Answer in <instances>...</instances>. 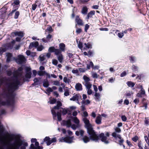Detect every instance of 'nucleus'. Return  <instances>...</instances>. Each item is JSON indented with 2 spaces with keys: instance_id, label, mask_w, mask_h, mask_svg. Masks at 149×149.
I'll return each instance as SVG.
<instances>
[{
  "instance_id": "obj_1",
  "label": "nucleus",
  "mask_w": 149,
  "mask_h": 149,
  "mask_svg": "<svg viewBox=\"0 0 149 149\" xmlns=\"http://www.w3.org/2000/svg\"><path fill=\"white\" fill-rule=\"evenodd\" d=\"M23 69L22 67H20L17 70L15 71L12 79L8 80L6 85L5 91L12 95L14 94V97L15 95L14 91L18 89L19 86L22 84V82L29 81L31 77V72L30 68H26V74L24 77L23 76L22 72Z\"/></svg>"
},
{
  "instance_id": "obj_2",
  "label": "nucleus",
  "mask_w": 149,
  "mask_h": 149,
  "mask_svg": "<svg viewBox=\"0 0 149 149\" xmlns=\"http://www.w3.org/2000/svg\"><path fill=\"white\" fill-rule=\"evenodd\" d=\"M88 115V113L86 112H84L82 120L85 124V127L87 129V133L90 135L92 139L91 140H98L99 138L101 139V140H107V137L109 136V133L107 132L105 133V134L102 133L97 136L93 130L89 120L86 117Z\"/></svg>"
},
{
  "instance_id": "obj_3",
  "label": "nucleus",
  "mask_w": 149,
  "mask_h": 149,
  "mask_svg": "<svg viewBox=\"0 0 149 149\" xmlns=\"http://www.w3.org/2000/svg\"><path fill=\"white\" fill-rule=\"evenodd\" d=\"M70 109H69L60 108L59 111H58L56 113V111L54 109L51 110L52 113L53 114V118L54 119H55L57 116V118L58 121H60L61 120V113L62 114L65 115L68 112H69Z\"/></svg>"
},
{
  "instance_id": "obj_4",
  "label": "nucleus",
  "mask_w": 149,
  "mask_h": 149,
  "mask_svg": "<svg viewBox=\"0 0 149 149\" xmlns=\"http://www.w3.org/2000/svg\"><path fill=\"white\" fill-rule=\"evenodd\" d=\"M15 143L11 148V149H19L20 146H22L21 149H25V147L27 146V144L26 143H24L23 146L22 140H15Z\"/></svg>"
},
{
  "instance_id": "obj_5",
  "label": "nucleus",
  "mask_w": 149,
  "mask_h": 149,
  "mask_svg": "<svg viewBox=\"0 0 149 149\" xmlns=\"http://www.w3.org/2000/svg\"><path fill=\"white\" fill-rule=\"evenodd\" d=\"M72 119L76 125L74 124L72 125L71 126V128L73 130H75L77 128H79L81 126V125L79 123L80 121L79 120L77 117H75L73 118Z\"/></svg>"
},
{
  "instance_id": "obj_6",
  "label": "nucleus",
  "mask_w": 149,
  "mask_h": 149,
  "mask_svg": "<svg viewBox=\"0 0 149 149\" xmlns=\"http://www.w3.org/2000/svg\"><path fill=\"white\" fill-rule=\"evenodd\" d=\"M15 60L18 64H22L25 63L26 59L24 56L19 55L18 56L17 58L15 59Z\"/></svg>"
},
{
  "instance_id": "obj_7",
  "label": "nucleus",
  "mask_w": 149,
  "mask_h": 149,
  "mask_svg": "<svg viewBox=\"0 0 149 149\" xmlns=\"http://www.w3.org/2000/svg\"><path fill=\"white\" fill-rule=\"evenodd\" d=\"M45 68L43 66H41L39 68V70L38 71V75L40 76H44L46 74V72L45 71Z\"/></svg>"
},
{
  "instance_id": "obj_8",
  "label": "nucleus",
  "mask_w": 149,
  "mask_h": 149,
  "mask_svg": "<svg viewBox=\"0 0 149 149\" xmlns=\"http://www.w3.org/2000/svg\"><path fill=\"white\" fill-rule=\"evenodd\" d=\"M83 78L85 81V83H84V84L85 86L92 84L89 82L90 80L88 77L85 75H84L83 76Z\"/></svg>"
},
{
  "instance_id": "obj_9",
  "label": "nucleus",
  "mask_w": 149,
  "mask_h": 149,
  "mask_svg": "<svg viewBox=\"0 0 149 149\" xmlns=\"http://www.w3.org/2000/svg\"><path fill=\"white\" fill-rule=\"evenodd\" d=\"M75 22L78 25L82 26L83 25L82 20L81 19L79 16H76L75 18Z\"/></svg>"
},
{
  "instance_id": "obj_10",
  "label": "nucleus",
  "mask_w": 149,
  "mask_h": 149,
  "mask_svg": "<svg viewBox=\"0 0 149 149\" xmlns=\"http://www.w3.org/2000/svg\"><path fill=\"white\" fill-rule=\"evenodd\" d=\"M81 98V96L79 94H77L74 95L72 97L70 98V100L73 101L76 100L78 102V100Z\"/></svg>"
},
{
  "instance_id": "obj_11",
  "label": "nucleus",
  "mask_w": 149,
  "mask_h": 149,
  "mask_svg": "<svg viewBox=\"0 0 149 149\" xmlns=\"http://www.w3.org/2000/svg\"><path fill=\"white\" fill-rule=\"evenodd\" d=\"M92 86V84L85 86L86 89L87 90V93L88 95H91L92 93V91L91 89Z\"/></svg>"
},
{
  "instance_id": "obj_12",
  "label": "nucleus",
  "mask_w": 149,
  "mask_h": 149,
  "mask_svg": "<svg viewBox=\"0 0 149 149\" xmlns=\"http://www.w3.org/2000/svg\"><path fill=\"white\" fill-rule=\"evenodd\" d=\"M84 132L83 130H80L79 131H77L75 132V134L78 136L80 135L81 136L83 137Z\"/></svg>"
},
{
  "instance_id": "obj_13",
  "label": "nucleus",
  "mask_w": 149,
  "mask_h": 149,
  "mask_svg": "<svg viewBox=\"0 0 149 149\" xmlns=\"http://www.w3.org/2000/svg\"><path fill=\"white\" fill-rule=\"evenodd\" d=\"M33 47L37 49V42H32L30 44L29 47V49H30Z\"/></svg>"
},
{
  "instance_id": "obj_14",
  "label": "nucleus",
  "mask_w": 149,
  "mask_h": 149,
  "mask_svg": "<svg viewBox=\"0 0 149 149\" xmlns=\"http://www.w3.org/2000/svg\"><path fill=\"white\" fill-rule=\"evenodd\" d=\"M141 92L139 93H138L137 94V96L138 97H141L143 96V95H145V92L144 90L142 88V86H141Z\"/></svg>"
},
{
  "instance_id": "obj_15",
  "label": "nucleus",
  "mask_w": 149,
  "mask_h": 149,
  "mask_svg": "<svg viewBox=\"0 0 149 149\" xmlns=\"http://www.w3.org/2000/svg\"><path fill=\"white\" fill-rule=\"evenodd\" d=\"M57 105L55 106L53 108V109L54 110L56 109H60V107L62 106V103L60 101H57Z\"/></svg>"
},
{
  "instance_id": "obj_16",
  "label": "nucleus",
  "mask_w": 149,
  "mask_h": 149,
  "mask_svg": "<svg viewBox=\"0 0 149 149\" xmlns=\"http://www.w3.org/2000/svg\"><path fill=\"white\" fill-rule=\"evenodd\" d=\"M112 135L115 139H119L121 140V136L120 134H117L116 132H113L112 133Z\"/></svg>"
},
{
  "instance_id": "obj_17",
  "label": "nucleus",
  "mask_w": 149,
  "mask_h": 149,
  "mask_svg": "<svg viewBox=\"0 0 149 149\" xmlns=\"http://www.w3.org/2000/svg\"><path fill=\"white\" fill-rule=\"evenodd\" d=\"M94 96V98L96 101H99L100 100V93L95 92Z\"/></svg>"
},
{
  "instance_id": "obj_18",
  "label": "nucleus",
  "mask_w": 149,
  "mask_h": 149,
  "mask_svg": "<svg viewBox=\"0 0 149 149\" xmlns=\"http://www.w3.org/2000/svg\"><path fill=\"white\" fill-rule=\"evenodd\" d=\"M75 89L77 91H80L82 90V86L81 84L77 83L75 86Z\"/></svg>"
},
{
  "instance_id": "obj_19",
  "label": "nucleus",
  "mask_w": 149,
  "mask_h": 149,
  "mask_svg": "<svg viewBox=\"0 0 149 149\" xmlns=\"http://www.w3.org/2000/svg\"><path fill=\"white\" fill-rule=\"evenodd\" d=\"M57 58L60 63H62L63 62L64 58L62 54H60L57 56Z\"/></svg>"
},
{
  "instance_id": "obj_20",
  "label": "nucleus",
  "mask_w": 149,
  "mask_h": 149,
  "mask_svg": "<svg viewBox=\"0 0 149 149\" xmlns=\"http://www.w3.org/2000/svg\"><path fill=\"white\" fill-rule=\"evenodd\" d=\"M15 36H18L22 38L24 36L23 33L22 31L15 32L13 33Z\"/></svg>"
},
{
  "instance_id": "obj_21",
  "label": "nucleus",
  "mask_w": 149,
  "mask_h": 149,
  "mask_svg": "<svg viewBox=\"0 0 149 149\" xmlns=\"http://www.w3.org/2000/svg\"><path fill=\"white\" fill-rule=\"evenodd\" d=\"M95 122L97 124H100L101 123V117L100 115L97 117Z\"/></svg>"
},
{
  "instance_id": "obj_22",
  "label": "nucleus",
  "mask_w": 149,
  "mask_h": 149,
  "mask_svg": "<svg viewBox=\"0 0 149 149\" xmlns=\"http://www.w3.org/2000/svg\"><path fill=\"white\" fill-rule=\"evenodd\" d=\"M95 11L94 10H92L88 13L86 19H89V18L92 17V16L95 14Z\"/></svg>"
},
{
  "instance_id": "obj_23",
  "label": "nucleus",
  "mask_w": 149,
  "mask_h": 149,
  "mask_svg": "<svg viewBox=\"0 0 149 149\" xmlns=\"http://www.w3.org/2000/svg\"><path fill=\"white\" fill-rule=\"evenodd\" d=\"M65 45L63 43H61L59 44L60 50L61 51H64L65 50Z\"/></svg>"
},
{
  "instance_id": "obj_24",
  "label": "nucleus",
  "mask_w": 149,
  "mask_h": 149,
  "mask_svg": "<svg viewBox=\"0 0 149 149\" xmlns=\"http://www.w3.org/2000/svg\"><path fill=\"white\" fill-rule=\"evenodd\" d=\"M63 123L67 127H69L70 126L71 127L72 125H71V121L69 120L67 121H64L63 122Z\"/></svg>"
},
{
  "instance_id": "obj_25",
  "label": "nucleus",
  "mask_w": 149,
  "mask_h": 149,
  "mask_svg": "<svg viewBox=\"0 0 149 149\" xmlns=\"http://www.w3.org/2000/svg\"><path fill=\"white\" fill-rule=\"evenodd\" d=\"M127 85L130 87H133L135 85L134 83L133 82L131 81H128L126 83Z\"/></svg>"
},
{
  "instance_id": "obj_26",
  "label": "nucleus",
  "mask_w": 149,
  "mask_h": 149,
  "mask_svg": "<svg viewBox=\"0 0 149 149\" xmlns=\"http://www.w3.org/2000/svg\"><path fill=\"white\" fill-rule=\"evenodd\" d=\"M7 59L6 61L7 62H9L10 61L11 58L12 56V54L11 53H8L7 54Z\"/></svg>"
},
{
  "instance_id": "obj_27",
  "label": "nucleus",
  "mask_w": 149,
  "mask_h": 149,
  "mask_svg": "<svg viewBox=\"0 0 149 149\" xmlns=\"http://www.w3.org/2000/svg\"><path fill=\"white\" fill-rule=\"evenodd\" d=\"M88 12V8L86 6L84 7L81 11V13L84 15L87 14Z\"/></svg>"
},
{
  "instance_id": "obj_28",
  "label": "nucleus",
  "mask_w": 149,
  "mask_h": 149,
  "mask_svg": "<svg viewBox=\"0 0 149 149\" xmlns=\"http://www.w3.org/2000/svg\"><path fill=\"white\" fill-rule=\"evenodd\" d=\"M56 140H44V142H45L47 145L49 146L52 143L56 142Z\"/></svg>"
},
{
  "instance_id": "obj_29",
  "label": "nucleus",
  "mask_w": 149,
  "mask_h": 149,
  "mask_svg": "<svg viewBox=\"0 0 149 149\" xmlns=\"http://www.w3.org/2000/svg\"><path fill=\"white\" fill-rule=\"evenodd\" d=\"M86 65L87 69H89L91 68H92L93 67V66L94 64L91 61L89 62V64H87Z\"/></svg>"
},
{
  "instance_id": "obj_30",
  "label": "nucleus",
  "mask_w": 149,
  "mask_h": 149,
  "mask_svg": "<svg viewBox=\"0 0 149 149\" xmlns=\"http://www.w3.org/2000/svg\"><path fill=\"white\" fill-rule=\"evenodd\" d=\"M49 85L48 81L47 80H44L43 81V86L45 87H47Z\"/></svg>"
},
{
  "instance_id": "obj_31",
  "label": "nucleus",
  "mask_w": 149,
  "mask_h": 149,
  "mask_svg": "<svg viewBox=\"0 0 149 149\" xmlns=\"http://www.w3.org/2000/svg\"><path fill=\"white\" fill-rule=\"evenodd\" d=\"M70 95L69 90L67 87L66 88V89H65V92L64 93V95L66 96L69 95Z\"/></svg>"
},
{
  "instance_id": "obj_32",
  "label": "nucleus",
  "mask_w": 149,
  "mask_h": 149,
  "mask_svg": "<svg viewBox=\"0 0 149 149\" xmlns=\"http://www.w3.org/2000/svg\"><path fill=\"white\" fill-rule=\"evenodd\" d=\"M46 56L44 54H41L39 56L40 61L41 62L44 61L45 59Z\"/></svg>"
},
{
  "instance_id": "obj_33",
  "label": "nucleus",
  "mask_w": 149,
  "mask_h": 149,
  "mask_svg": "<svg viewBox=\"0 0 149 149\" xmlns=\"http://www.w3.org/2000/svg\"><path fill=\"white\" fill-rule=\"evenodd\" d=\"M84 45H85V46L84 47V49L92 48V45L89 43H88L87 44L85 43Z\"/></svg>"
},
{
  "instance_id": "obj_34",
  "label": "nucleus",
  "mask_w": 149,
  "mask_h": 149,
  "mask_svg": "<svg viewBox=\"0 0 149 149\" xmlns=\"http://www.w3.org/2000/svg\"><path fill=\"white\" fill-rule=\"evenodd\" d=\"M55 54L57 55V56L59 55L60 54H61V52L59 49H55V50L54 51Z\"/></svg>"
},
{
  "instance_id": "obj_35",
  "label": "nucleus",
  "mask_w": 149,
  "mask_h": 149,
  "mask_svg": "<svg viewBox=\"0 0 149 149\" xmlns=\"http://www.w3.org/2000/svg\"><path fill=\"white\" fill-rule=\"evenodd\" d=\"M90 101L88 100H83L81 102V104L86 105L90 104Z\"/></svg>"
},
{
  "instance_id": "obj_36",
  "label": "nucleus",
  "mask_w": 149,
  "mask_h": 149,
  "mask_svg": "<svg viewBox=\"0 0 149 149\" xmlns=\"http://www.w3.org/2000/svg\"><path fill=\"white\" fill-rule=\"evenodd\" d=\"M44 47L42 45H38V51H41L44 49Z\"/></svg>"
},
{
  "instance_id": "obj_37",
  "label": "nucleus",
  "mask_w": 149,
  "mask_h": 149,
  "mask_svg": "<svg viewBox=\"0 0 149 149\" xmlns=\"http://www.w3.org/2000/svg\"><path fill=\"white\" fill-rule=\"evenodd\" d=\"M59 141L61 142H64L68 143H71L73 142V140H59Z\"/></svg>"
},
{
  "instance_id": "obj_38",
  "label": "nucleus",
  "mask_w": 149,
  "mask_h": 149,
  "mask_svg": "<svg viewBox=\"0 0 149 149\" xmlns=\"http://www.w3.org/2000/svg\"><path fill=\"white\" fill-rule=\"evenodd\" d=\"M55 48L54 47H50L48 49V51L50 52H54V51L55 50Z\"/></svg>"
},
{
  "instance_id": "obj_39",
  "label": "nucleus",
  "mask_w": 149,
  "mask_h": 149,
  "mask_svg": "<svg viewBox=\"0 0 149 149\" xmlns=\"http://www.w3.org/2000/svg\"><path fill=\"white\" fill-rule=\"evenodd\" d=\"M56 101V99L54 98H53L52 99H51L50 100V104H53L55 103Z\"/></svg>"
},
{
  "instance_id": "obj_40",
  "label": "nucleus",
  "mask_w": 149,
  "mask_h": 149,
  "mask_svg": "<svg viewBox=\"0 0 149 149\" xmlns=\"http://www.w3.org/2000/svg\"><path fill=\"white\" fill-rule=\"evenodd\" d=\"M68 109H70V111H69V114H70L72 113L71 110L75 109H76V107L75 106H71L70 107V108Z\"/></svg>"
},
{
  "instance_id": "obj_41",
  "label": "nucleus",
  "mask_w": 149,
  "mask_h": 149,
  "mask_svg": "<svg viewBox=\"0 0 149 149\" xmlns=\"http://www.w3.org/2000/svg\"><path fill=\"white\" fill-rule=\"evenodd\" d=\"M130 59L131 62L133 63L134 62L135 57L134 56H131L130 57Z\"/></svg>"
},
{
  "instance_id": "obj_42",
  "label": "nucleus",
  "mask_w": 149,
  "mask_h": 149,
  "mask_svg": "<svg viewBox=\"0 0 149 149\" xmlns=\"http://www.w3.org/2000/svg\"><path fill=\"white\" fill-rule=\"evenodd\" d=\"M79 72H85L86 69L85 68H79L78 69Z\"/></svg>"
},
{
  "instance_id": "obj_43",
  "label": "nucleus",
  "mask_w": 149,
  "mask_h": 149,
  "mask_svg": "<svg viewBox=\"0 0 149 149\" xmlns=\"http://www.w3.org/2000/svg\"><path fill=\"white\" fill-rule=\"evenodd\" d=\"M46 91L49 94L51 92L53 91V90L52 88L50 87H48Z\"/></svg>"
},
{
  "instance_id": "obj_44",
  "label": "nucleus",
  "mask_w": 149,
  "mask_h": 149,
  "mask_svg": "<svg viewBox=\"0 0 149 149\" xmlns=\"http://www.w3.org/2000/svg\"><path fill=\"white\" fill-rule=\"evenodd\" d=\"M53 84L56 86H59L60 85V82L58 81H54L53 82Z\"/></svg>"
},
{
  "instance_id": "obj_45",
  "label": "nucleus",
  "mask_w": 149,
  "mask_h": 149,
  "mask_svg": "<svg viewBox=\"0 0 149 149\" xmlns=\"http://www.w3.org/2000/svg\"><path fill=\"white\" fill-rule=\"evenodd\" d=\"M19 15V11H16L15 13L14 18L15 19H17Z\"/></svg>"
},
{
  "instance_id": "obj_46",
  "label": "nucleus",
  "mask_w": 149,
  "mask_h": 149,
  "mask_svg": "<svg viewBox=\"0 0 149 149\" xmlns=\"http://www.w3.org/2000/svg\"><path fill=\"white\" fill-rule=\"evenodd\" d=\"M52 63L53 64L56 65L58 63V62L57 60L53 59L52 60Z\"/></svg>"
},
{
  "instance_id": "obj_47",
  "label": "nucleus",
  "mask_w": 149,
  "mask_h": 149,
  "mask_svg": "<svg viewBox=\"0 0 149 149\" xmlns=\"http://www.w3.org/2000/svg\"><path fill=\"white\" fill-rule=\"evenodd\" d=\"M92 75L94 78H97L98 77L97 74L95 72H92Z\"/></svg>"
},
{
  "instance_id": "obj_48",
  "label": "nucleus",
  "mask_w": 149,
  "mask_h": 149,
  "mask_svg": "<svg viewBox=\"0 0 149 149\" xmlns=\"http://www.w3.org/2000/svg\"><path fill=\"white\" fill-rule=\"evenodd\" d=\"M6 51V49L4 48H2L0 49V55H1L2 54Z\"/></svg>"
},
{
  "instance_id": "obj_49",
  "label": "nucleus",
  "mask_w": 149,
  "mask_h": 149,
  "mask_svg": "<svg viewBox=\"0 0 149 149\" xmlns=\"http://www.w3.org/2000/svg\"><path fill=\"white\" fill-rule=\"evenodd\" d=\"M132 70L134 71H136L138 70V68L135 66L134 65H133L132 66Z\"/></svg>"
},
{
  "instance_id": "obj_50",
  "label": "nucleus",
  "mask_w": 149,
  "mask_h": 149,
  "mask_svg": "<svg viewBox=\"0 0 149 149\" xmlns=\"http://www.w3.org/2000/svg\"><path fill=\"white\" fill-rule=\"evenodd\" d=\"M63 81L65 83H69L70 81V80L68 79L66 77H64L63 79Z\"/></svg>"
},
{
  "instance_id": "obj_51",
  "label": "nucleus",
  "mask_w": 149,
  "mask_h": 149,
  "mask_svg": "<svg viewBox=\"0 0 149 149\" xmlns=\"http://www.w3.org/2000/svg\"><path fill=\"white\" fill-rule=\"evenodd\" d=\"M90 26L88 24H86L85 25L84 30L86 32H87V30L89 28Z\"/></svg>"
},
{
  "instance_id": "obj_52",
  "label": "nucleus",
  "mask_w": 149,
  "mask_h": 149,
  "mask_svg": "<svg viewBox=\"0 0 149 149\" xmlns=\"http://www.w3.org/2000/svg\"><path fill=\"white\" fill-rule=\"evenodd\" d=\"M46 30L49 31V33L52 32L53 31V30L51 26L47 27Z\"/></svg>"
},
{
  "instance_id": "obj_53",
  "label": "nucleus",
  "mask_w": 149,
  "mask_h": 149,
  "mask_svg": "<svg viewBox=\"0 0 149 149\" xmlns=\"http://www.w3.org/2000/svg\"><path fill=\"white\" fill-rule=\"evenodd\" d=\"M78 47L80 49H82L83 47L82 43L81 42H79L78 43Z\"/></svg>"
},
{
  "instance_id": "obj_54",
  "label": "nucleus",
  "mask_w": 149,
  "mask_h": 149,
  "mask_svg": "<svg viewBox=\"0 0 149 149\" xmlns=\"http://www.w3.org/2000/svg\"><path fill=\"white\" fill-rule=\"evenodd\" d=\"M115 130L116 132L118 133H120L121 131L120 129L118 127H116L115 128Z\"/></svg>"
},
{
  "instance_id": "obj_55",
  "label": "nucleus",
  "mask_w": 149,
  "mask_h": 149,
  "mask_svg": "<svg viewBox=\"0 0 149 149\" xmlns=\"http://www.w3.org/2000/svg\"><path fill=\"white\" fill-rule=\"evenodd\" d=\"M58 130L59 131H61L62 133L63 134H65L66 133V130L62 128L60 129L59 128H58Z\"/></svg>"
},
{
  "instance_id": "obj_56",
  "label": "nucleus",
  "mask_w": 149,
  "mask_h": 149,
  "mask_svg": "<svg viewBox=\"0 0 149 149\" xmlns=\"http://www.w3.org/2000/svg\"><path fill=\"white\" fill-rule=\"evenodd\" d=\"M118 37L120 38H122L124 36L123 32L121 33H118Z\"/></svg>"
},
{
  "instance_id": "obj_57",
  "label": "nucleus",
  "mask_w": 149,
  "mask_h": 149,
  "mask_svg": "<svg viewBox=\"0 0 149 149\" xmlns=\"http://www.w3.org/2000/svg\"><path fill=\"white\" fill-rule=\"evenodd\" d=\"M72 72L74 74H78L79 70L77 69L73 70H72Z\"/></svg>"
},
{
  "instance_id": "obj_58",
  "label": "nucleus",
  "mask_w": 149,
  "mask_h": 149,
  "mask_svg": "<svg viewBox=\"0 0 149 149\" xmlns=\"http://www.w3.org/2000/svg\"><path fill=\"white\" fill-rule=\"evenodd\" d=\"M52 35L49 34L46 37V38L47 39V40H49H49L51 39L52 38Z\"/></svg>"
},
{
  "instance_id": "obj_59",
  "label": "nucleus",
  "mask_w": 149,
  "mask_h": 149,
  "mask_svg": "<svg viewBox=\"0 0 149 149\" xmlns=\"http://www.w3.org/2000/svg\"><path fill=\"white\" fill-rule=\"evenodd\" d=\"M121 119L123 121H126L127 120V118L124 115H123L121 116Z\"/></svg>"
},
{
  "instance_id": "obj_60",
  "label": "nucleus",
  "mask_w": 149,
  "mask_h": 149,
  "mask_svg": "<svg viewBox=\"0 0 149 149\" xmlns=\"http://www.w3.org/2000/svg\"><path fill=\"white\" fill-rule=\"evenodd\" d=\"M126 75V71H124L120 74V76L121 77H123L125 76Z\"/></svg>"
},
{
  "instance_id": "obj_61",
  "label": "nucleus",
  "mask_w": 149,
  "mask_h": 149,
  "mask_svg": "<svg viewBox=\"0 0 149 149\" xmlns=\"http://www.w3.org/2000/svg\"><path fill=\"white\" fill-rule=\"evenodd\" d=\"M115 80V78L111 77L109 79V81L110 82L112 83L114 82Z\"/></svg>"
},
{
  "instance_id": "obj_62",
  "label": "nucleus",
  "mask_w": 149,
  "mask_h": 149,
  "mask_svg": "<svg viewBox=\"0 0 149 149\" xmlns=\"http://www.w3.org/2000/svg\"><path fill=\"white\" fill-rule=\"evenodd\" d=\"M81 31L82 30L80 28H77L76 30V32L78 34L80 33Z\"/></svg>"
},
{
  "instance_id": "obj_63",
  "label": "nucleus",
  "mask_w": 149,
  "mask_h": 149,
  "mask_svg": "<svg viewBox=\"0 0 149 149\" xmlns=\"http://www.w3.org/2000/svg\"><path fill=\"white\" fill-rule=\"evenodd\" d=\"M93 88L94 90V91H95V92H97V86L94 85H93Z\"/></svg>"
},
{
  "instance_id": "obj_64",
  "label": "nucleus",
  "mask_w": 149,
  "mask_h": 149,
  "mask_svg": "<svg viewBox=\"0 0 149 149\" xmlns=\"http://www.w3.org/2000/svg\"><path fill=\"white\" fill-rule=\"evenodd\" d=\"M93 54V52L92 51H89L88 52V57H90L92 56Z\"/></svg>"
}]
</instances>
